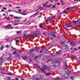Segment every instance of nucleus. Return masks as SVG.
<instances>
[{
    "instance_id": "obj_54",
    "label": "nucleus",
    "mask_w": 80,
    "mask_h": 80,
    "mask_svg": "<svg viewBox=\"0 0 80 80\" xmlns=\"http://www.w3.org/2000/svg\"><path fill=\"white\" fill-rule=\"evenodd\" d=\"M35 58L37 59V58H38V56H36L35 57Z\"/></svg>"
},
{
    "instance_id": "obj_46",
    "label": "nucleus",
    "mask_w": 80,
    "mask_h": 80,
    "mask_svg": "<svg viewBox=\"0 0 80 80\" xmlns=\"http://www.w3.org/2000/svg\"><path fill=\"white\" fill-rule=\"evenodd\" d=\"M48 80H52V78H48Z\"/></svg>"
},
{
    "instance_id": "obj_42",
    "label": "nucleus",
    "mask_w": 80,
    "mask_h": 80,
    "mask_svg": "<svg viewBox=\"0 0 80 80\" xmlns=\"http://www.w3.org/2000/svg\"><path fill=\"white\" fill-rule=\"evenodd\" d=\"M18 42H19V41L18 40H16V43H18Z\"/></svg>"
},
{
    "instance_id": "obj_33",
    "label": "nucleus",
    "mask_w": 80,
    "mask_h": 80,
    "mask_svg": "<svg viewBox=\"0 0 80 80\" xmlns=\"http://www.w3.org/2000/svg\"><path fill=\"white\" fill-rule=\"evenodd\" d=\"M17 53V52H13L12 53V54H13V55H15V54H16V53Z\"/></svg>"
},
{
    "instance_id": "obj_49",
    "label": "nucleus",
    "mask_w": 80,
    "mask_h": 80,
    "mask_svg": "<svg viewBox=\"0 0 80 80\" xmlns=\"http://www.w3.org/2000/svg\"><path fill=\"white\" fill-rule=\"evenodd\" d=\"M33 49H32V50H30V52H31V53H32V52H33Z\"/></svg>"
},
{
    "instance_id": "obj_48",
    "label": "nucleus",
    "mask_w": 80,
    "mask_h": 80,
    "mask_svg": "<svg viewBox=\"0 0 80 80\" xmlns=\"http://www.w3.org/2000/svg\"><path fill=\"white\" fill-rule=\"evenodd\" d=\"M27 37H31V35L29 34V35H28V36H27Z\"/></svg>"
},
{
    "instance_id": "obj_44",
    "label": "nucleus",
    "mask_w": 80,
    "mask_h": 80,
    "mask_svg": "<svg viewBox=\"0 0 80 80\" xmlns=\"http://www.w3.org/2000/svg\"><path fill=\"white\" fill-rule=\"evenodd\" d=\"M66 12H67V11L66 10L64 11L63 12V13H66Z\"/></svg>"
},
{
    "instance_id": "obj_19",
    "label": "nucleus",
    "mask_w": 80,
    "mask_h": 80,
    "mask_svg": "<svg viewBox=\"0 0 80 80\" xmlns=\"http://www.w3.org/2000/svg\"><path fill=\"white\" fill-rule=\"evenodd\" d=\"M50 67H47V68H46V70H50Z\"/></svg>"
},
{
    "instance_id": "obj_45",
    "label": "nucleus",
    "mask_w": 80,
    "mask_h": 80,
    "mask_svg": "<svg viewBox=\"0 0 80 80\" xmlns=\"http://www.w3.org/2000/svg\"><path fill=\"white\" fill-rule=\"evenodd\" d=\"M40 57H41V55H39L38 56V58H40Z\"/></svg>"
},
{
    "instance_id": "obj_20",
    "label": "nucleus",
    "mask_w": 80,
    "mask_h": 80,
    "mask_svg": "<svg viewBox=\"0 0 80 80\" xmlns=\"http://www.w3.org/2000/svg\"><path fill=\"white\" fill-rule=\"evenodd\" d=\"M22 58L23 59V60H27V58L26 57H23Z\"/></svg>"
},
{
    "instance_id": "obj_50",
    "label": "nucleus",
    "mask_w": 80,
    "mask_h": 80,
    "mask_svg": "<svg viewBox=\"0 0 80 80\" xmlns=\"http://www.w3.org/2000/svg\"><path fill=\"white\" fill-rule=\"evenodd\" d=\"M51 80H55V78H51Z\"/></svg>"
},
{
    "instance_id": "obj_61",
    "label": "nucleus",
    "mask_w": 80,
    "mask_h": 80,
    "mask_svg": "<svg viewBox=\"0 0 80 80\" xmlns=\"http://www.w3.org/2000/svg\"><path fill=\"white\" fill-rule=\"evenodd\" d=\"M15 78L16 80H19V79L18 78Z\"/></svg>"
},
{
    "instance_id": "obj_63",
    "label": "nucleus",
    "mask_w": 80,
    "mask_h": 80,
    "mask_svg": "<svg viewBox=\"0 0 80 80\" xmlns=\"http://www.w3.org/2000/svg\"><path fill=\"white\" fill-rule=\"evenodd\" d=\"M12 59H10L8 60V61H12Z\"/></svg>"
},
{
    "instance_id": "obj_32",
    "label": "nucleus",
    "mask_w": 80,
    "mask_h": 80,
    "mask_svg": "<svg viewBox=\"0 0 80 80\" xmlns=\"http://www.w3.org/2000/svg\"><path fill=\"white\" fill-rule=\"evenodd\" d=\"M37 14H38V12H36V13H34V14H33L32 16H35V15H37Z\"/></svg>"
},
{
    "instance_id": "obj_35",
    "label": "nucleus",
    "mask_w": 80,
    "mask_h": 80,
    "mask_svg": "<svg viewBox=\"0 0 80 80\" xmlns=\"http://www.w3.org/2000/svg\"><path fill=\"white\" fill-rule=\"evenodd\" d=\"M12 49H13L14 50H17L16 48H14L13 47H12Z\"/></svg>"
},
{
    "instance_id": "obj_41",
    "label": "nucleus",
    "mask_w": 80,
    "mask_h": 80,
    "mask_svg": "<svg viewBox=\"0 0 80 80\" xmlns=\"http://www.w3.org/2000/svg\"><path fill=\"white\" fill-rule=\"evenodd\" d=\"M8 80H11V78H10V77H8Z\"/></svg>"
},
{
    "instance_id": "obj_28",
    "label": "nucleus",
    "mask_w": 80,
    "mask_h": 80,
    "mask_svg": "<svg viewBox=\"0 0 80 80\" xmlns=\"http://www.w3.org/2000/svg\"><path fill=\"white\" fill-rule=\"evenodd\" d=\"M22 15H27V14L25 13H22Z\"/></svg>"
},
{
    "instance_id": "obj_31",
    "label": "nucleus",
    "mask_w": 80,
    "mask_h": 80,
    "mask_svg": "<svg viewBox=\"0 0 80 80\" xmlns=\"http://www.w3.org/2000/svg\"><path fill=\"white\" fill-rule=\"evenodd\" d=\"M43 58H44V60H46L47 59V57L45 56V57H44Z\"/></svg>"
},
{
    "instance_id": "obj_43",
    "label": "nucleus",
    "mask_w": 80,
    "mask_h": 80,
    "mask_svg": "<svg viewBox=\"0 0 80 80\" xmlns=\"http://www.w3.org/2000/svg\"><path fill=\"white\" fill-rule=\"evenodd\" d=\"M61 44H63V43H64V42L63 41H61Z\"/></svg>"
},
{
    "instance_id": "obj_6",
    "label": "nucleus",
    "mask_w": 80,
    "mask_h": 80,
    "mask_svg": "<svg viewBox=\"0 0 80 80\" xmlns=\"http://www.w3.org/2000/svg\"><path fill=\"white\" fill-rule=\"evenodd\" d=\"M55 16L52 17H49V20H52V19H53V18H55Z\"/></svg>"
},
{
    "instance_id": "obj_62",
    "label": "nucleus",
    "mask_w": 80,
    "mask_h": 80,
    "mask_svg": "<svg viewBox=\"0 0 80 80\" xmlns=\"http://www.w3.org/2000/svg\"><path fill=\"white\" fill-rule=\"evenodd\" d=\"M37 65V67L38 68H40V66H39V65Z\"/></svg>"
},
{
    "instance_id": "obj_17",
    "label": "nucleus",
    "mask_w": 80,
    "mask_h": 80,
    "mask_svg": "<svg viewBox=\"0 0 80 80\" xmlns=\"http://www.w3.org/2000/svg\"><path fill=\"white\" fill-rule=\"evenodd\" d=\"M39 27L40 28H42L43 27V25H42V23H41L39 25Z\"/></svg>"
},
{
    "instance_id": "obj_14",
    "label": "nucleus",
    "mask_w": 80,
    "mask_h": 80,
    "mask_svg": "<svg viewBox=\"0 0 80 80\" xmlns=\"http://www.w3.org/2000/svg\"><path fill=\"white\" fill-rule=\"evenodd\" d=\"M51 74L50 73H46V76H49V75H50Z\"/></svg>"
},
{
    "instance_id": "obj_34",
    "label": "nucleus",
    "mask_w": 80,
    "mask_h": 80,
    "mask_svg": "<svg viewBox=\"0 0 80 80\" xmlns=\"http://www.w3.org/2000/svg\"><path fill=\"white\" fill-rule=\"evenodd\" d=\"M69 42H70V44L72 45L73 44V41L71 42V41H69Z\"/></svg>"
},
{
    "instance_id": "obj_51",
    "label": "nucleus",
    "mask_w": 80,
    "mask_h": 80,
    "mask_svg": "<svg viewBox=\"0 0 80 80\" xmlns=\"http://www.w3.org/2000/svg\"><path fill=\"white\" fill-rule=\"evenodd\" d=\"M76 45V44L75 43H72V45Z\"/></svg>"
},
{
    "instance_id": "obj_55",
    "label": "nucleus",
    "mask_w": 80,
    "mask_h": 80,
    "mask_svg": "<svg viewBox=\"0 0 80 80\" xmlns=\"http://www.w3.org/2000/svg\"><path fill=\"white\" fill-rule=\"evenodd\" d=\"M57 5H60V3L59 2H58L57 3Z\"/></svg>"
},
{
    "instance_id": "obj_57",
    "label": "nucleus",
    "mask_w": 80,
    "mask_h": 80,
    "mask_svg": "<svg viewBox=\"0 0 80 80\" xmlns=\"http://www.w3.org/2000/svg\"><path fill=\"white\" fill-rule=\"evenodd\" d=\"M9 15L10 17H13V15H12V14H9Z\"/></svg>"
},
{
    "instance_id": "obj_59",
    "label": "nucleus",
    "mask_w": 80,
    "mask_h": 80,
    "mask_svg": "<svg viewBox=\"0 0 80 80\" xmlns=\"http://www.w3.org/2000/svg\"><path fill=\"white\" fill-rule=\"evenodd\" d=\"M18 12H22V10L21 9H19L18 10Z\"/></svg>"
},
{
    "instance_id": "obj_26",
    "label": "nucleus",
    "mask_w": 80,
    "mask_h": 80,
    "mask_svg": "<svg viewBox=\"0 0 80 80\" xmlns=\"http://www.w3.org/2000/svg\"><path fill=\"white\" fill-rule=\"evenodd\" d=\"M66 72V75H70V72Z\"/></svg>"
},
{
    "instance_id": "obj_8",
    "label": "nucleus",
    "mask_w": 80,
    "mask_h": 80,
    "mask_svg": "<svg viewBox=\"0 0 80 80\" xmlns=\"http://www.w3.org/2000/svg\"><path fill=\"white\" fill-rule=\"evenodd\" d=\"M51 55H52V56H55L56 55H57V53H52L51 54Z\"/></svg>"
},
{
    "instance_id": "obj_52",
    "label": "nucleus",
    "mask_w": 80,
    "mask_h": 80,
    "mask_svg": "<svg viewBox=\"0 0 80 80\" xmlns=\"http://www.w3.org/2000/svg\"><path fill=\"white\" fill-rule=\"evenodd\" d=\"M0 59L1 60H3V58H0Z\"/></svg>"
},
{
    "instance_id": "obj_25",
    "label": "nucleus",
    "mask_w": 80,
    "mask_h": 80,
    "mask_svg": "<svg viewBox=\"0 0 80 80\" xmlns=\"http://www.w3.org/2000/svg\"><path fill=\"white\" fill-rule=\"evenodd\" d=\"M61 2L62 5H65V3L61 1Z\"/></svg>"
},
{
    "instance_id": "obj_7",
    "label": "nucleus",
    "mask_w": 80,
    "mask_h": 80,
    "mask_svg": "<svg viewBox=\"0 0 80 80\" xmlns=\"http://www.w3.org/2000/svg\"><path fill=\"white\" fill-rule=\"evenodd\" d=\"M79 22V21L78 20L74 22V24H77L78 23V22Z\"/></svg>"
},
{
    "instance_id": "obj_12",
    "label": "nucleus",
    "mask_w": 80,
    "mask_h": 80,
    "mask_svg": "<svg viewBox=\"0 0 80 80\" xmlns=\"http://www.w3.org/2000/svg\"><path fill=\"white\" fill-rule=\"evenodd\" d=\"M61 52H60V51H59L57 53V55H60Z\"/></svg>"
},
{
    "instance_id": "obj_37",
    "label": "nucleus",
    "mask_w": 80,
    "mask_h": 80,
    "mask_svg": "<svg viewBox=\"0 0 80 80\" xmlns=\"http://www.w3.org/2000/svg\"><path fill=\"white\" fill-rule=\"evenodd\" d=\"M18 25V23H15L14 24V26H15V25Z\"/></svg>"
},
{
    "instance_id": "obj_40",
    "label": "nucleus",
    "mask_w": 80,
    "mask_h": 80,
    "mask_svg": "<svg viewBox=\"0 0 80 80\" xmlns=\"http://www.w3.org/2000/svg\"><path fill=\"white\" fill-rule=\"evenodd\" d=\"M39 8H40V10H43V8L41 6Z\"/></svg>"
},
{
    "instance_id": "obj_36",
    "label": "nucleus",
    "mask_w": 80,
    "mask_h": 80,
    "mask_svg": "<svg viewBox=\"0 0 80 80\" xmlns=\"http://www.w3.org/2000/svg\"><path fill=\"white\" fill-rule=\"evenodd\" d=\"M22 51H21V50H19V51H18V53H21L22 52Z\"/></svg>"
},
{
    "instance_id": "obj_29",
    "label": "nucleus",
    "mask_w": 80,
    "mask_h": 80,
    "mask_svg": "<svg viewBox=\"0 0 80 80\" xmlns=\"http://www.w3.org/2000/svg\"><path fill=\"white\" fill-rule=\"evenodd\" d=\"M73 74V75H77V72H73L72 73Z\"/></svg>"
},
{
    "instance_id": "obj_18",
    "label": "nucleus",
    "mask_w": 80,
    "mask_h": 80,
    "mask_svg": "<svg viewBox=\"0 0 80 80\" xmlns=\"http://www.w3.org/2000/svg\"><path fill=\"white\" fill-rule=\"evenodd\" d=\"M76 8V6H74L70 7V8L73 9V8Z\"/></svg>"
},
{
    "instance_id": "obj_53",
    "label": "nucleus",
    "mask_w": 80,
    "mask_h": 80,
    "mask_svg": "<svg viewBox=\"0 0 80 80\" xmlns=\"http://www.w3.org/2000/svg\"><path fill=\"white\" fill-rule=\"evenodd\" d=\"M27 10H24L23 11H22V12H27Z\"/></svg>"
},
{
    "instance_id": "obj_5",
    "label": "nucleus",
    "mask_w": 80,
    "mask_h": 80,
    "mask_svg": "<svg viewBox=\"0 0 80 80\" xmlns=\"http://www.w3.org/2000/svg\"><path fill=\"white\" fill-rule=\"evenodd\" d=\"M48 52V49L47 48L44 49L43 50V52H44V53H45V52Z\"/></svg>"
},
{
    "instance_id": "obj_11",
    "label": "nucleus",
    "mask_w": 80,
    "mask_h": 80,
    "mask_svg": "<svg viewBox=\"0 0 80 80\" xmlns=\"http://www.w3.org/2000/svg\"><path fill=\"white\" fill-rule=\"evenodd\" d=\"M43 67L44 68V69H47V66L44 65L43 66Z\"/></svg>"
},
{
    "instance_id": "obj_2",
    "label": "nucleus",
    "mask_w": 80,
    "mask_h": 80,
    "mask_svg": "<svg viewBox=\"0 0 80 80\" xmlns=\"http://www.w3.org/2000/svg\"><path fill=\"white\" fill-rule=\"evenodd\" d=\"M43 78V75L38 74L37 75L36 77V79L37 80H40V79H42V78Z\"/></svg>"
},
{
    "instance_id": "obj_9",
    "label": "nucleus",
    "mask_w": 80,
    "mask_h": 80,
    "mask_svg": "<svg viewBox=\"0 0 80 80\" xmlns=\"http://www.w3.org/2000/svg\"><path fill=\"white\" fill-rule=\"evenodd\" d=\"M8 55L9 56V57H8V59H9V58H11L12 55H11V54H8Z\"/></svg>"
},
{
    "instance_id": "obj_60",
    "label": "nucleus",
    "mask_w": 80,
    "mask_h": 80,
    "mask_svg": "<svg viewBox=\"0 0 80 80\" xmlns=\"http://www.w3.org/2000/svg\"><path fill=\"white\" fill-rule=\"evenodd\" d=\"M4 18H7V20H9L8 19V18H7V17H4Z\"/></svg>"
},
{
    "instance_id": "obj_24",
    "label": "nucleus",
    "mask_w": 80,
    "mask_h": 80,
    "mask_svg": "<svg viewBox=\"0 0 80 80\" xmlns=\"http://www.w3.org/2000/svg\"><path fill=\"white\" fill-rule=\"evenodd\" d=\"M70 8H66V11H68V10H70Z\"/></svg>"
},
{
    "instance_id": "obj_22",
    "label": "nucleus",
    "mask_w": 80,
    "mask_h": 80,
    "mask_svg": "<svg viewBox=\"0 0 80 80\" xmlns=\"http://www.w3.org/2000/svg\"><path fill=\"white\" fill-rule=\"evenodd\" d=\"M41 70H42V72H43L44 73L45 72V71H44V69H43V68H41Z\"/></svg>"
},
{
    "instance_id": "obj_47",
    "label": "nucleus",
    "mask_w": 80,
    "mask_h": 80,
    "mask_svg": "<svg viewBox=\"0 0 80 80\" xmlns=\"http://www.w3.org/2000/svg\"><path fill=\"white\" fill-rule=\"evenodd\" d=\"M3 9H4V10H7V8H3Z\"/></svg>"
},
{
    "instance_id": "obj_3",
    "label": "nucleus",
    "mask_w": 80,
    "mask_h": 80,
    "mask_svg": "<svg viewBox=\"0 0 80 80\" xmlns=\"http://www.w3.org/2000/svg\"><path fill=\"white\" fill-rule=\"evenodd\" d=\"M65 26L66 27H68V28H70V27H72L73 25L66 23L65 24Z\"/></svg>"
},
{
    "instance_id": "obj_56",
    "label": "nucleus",
    "mask_w": 80,
    "mask_h": 80,
    "mask_svg": "<svg viewBox=\"0 0 80 80\" xmlns=\"http://www.w3.org/2000/svg\"><path fill=\"white\" fill-rule=\"evenodd\" d=\"M21 32V31H17L16 32L18 33H20Z\"/></svg>"
},
{
    "instance_id": "obj_38",
    "label": "nucleus",
    "mask_w": 80,
    "mask_h": 80,
    "mask_svg": "<svg viewBox=\"0 0 80 80\" xmlns=\"http://www.w3.org/2000/svg\"><path fill=\"white\" fill-rule=\"evenodd\" d=\"M8 75H13V73H8Z\"/></svg>"
},
{
    "instance_id": "obj_16",
    "label": "nucleus",
    "mask_w": 80,
    "mask_h": 80,
    "mask_svg": "<svg viewBox=\"0 0 80 80\" xmlns=\"http://www.w3.org/2000/svg\"><path fill=\"white\" fill-rule=\"evenodd\" d=\"M42 34L44 35V36H47V34H46V32H44L42 33Z\"/></svg>"
},
{
    "instance_id": "obj_23",
    "label": "nucleus",
    "mask_w": 80,
    "mask_h": 80,
    "mask_svg": "<svg viewBox=\"0 0 80 80\" xmlns=\"http://www.w3.org/2000/svg\"><path fill=\"white\" fill-rule=\"evenodd\" d=\"M3 46H2L1 48H0V50H2L3 49Z\"/></svg>"
},
{
    "instance_id": "obj_10",
    "label": "nucleus",
    "mask_w": 80,
    "mask_h": 80,
    "mask_svg": "<svg viewBox=\"0 0 80 80\" xmlns=\"http://www.w3.org/2000/svg\"><path fill=\"white\" fill-rule=\"evenodd\" d=\"M20 18H20V17H14V19H20Z\"/></svg>"
},
{
    "instance_id": "obj_4",
    "label": "nucleus",
    "mask_w": 80,
    "mask_h": 80,
    "mask_svg": "<svg viewBox=\"0 0 80 80\" xmlns=\"http://www.w3.org/2000/svg\"><path fill=\"white\" fill-rule=\"evenodd\" d=\"M10 26H11V24H8L6 26L5 28H8V29H13V27H10Z\"/></svg>"
},
{
    "instance_id": "obj_15",
    "label": "nucleus",
    "mask_w": 80,
    "mask_h": 80,
    "mask_svg": "<svg viewBox=\"0 0 80 80\" xmlns=\"http://www.w3.org/2000/svg\"><path fill=\"white\" fill-rule=\"evenodd\" d=\"M68 66L67 65V63H66V66L65 67V69H67V68H68Z\"/></svg>"
},
{
    "instance_id": "obj_1",
    "label": "nucleus",
    "mask_w": 80,
    "mask_h": 80,
    "mask_svg": "<svg viewBox=\"0 0 80 80\" xmlns=\"http://www.w3.org/2000/svg\"><path fill=\"white\" fill-rule=\"evenodd\" d=\"M48 3V2H46V3L45 2H43L42 3V5L44 7H46V8H48L50 7L51 6H52V4H51L50 5H47V4Z\"/></svg>"
},
{
    "instance_id": "obj_27",
    "label": "nucleus",
    "mask_w": 80,
    "mask_h": 80,
    "mask_svg": "<svg viewBox=\"0 0 80 80\" xmlns=\"http://www.w3.org/2000/svg\"><path fill=\"white\" fill-rule=\"evenodd\" d=\"M32 57L34 58L35 57V54H32Z\"/></svg>"
},
{
    "instance_id": "obj_30",
    "label": "nucleus",
    "mask_w": 80,
    "mask_h": 80,
    "mask_svg": "<svg viewBox=\"0 0 80 80\" xmlns=\"http://www.w3.org/2000/svg\"><path fill=\"white\" fill-rule=\"evenodd\" d=\"M53 47V45H51V46H50L49 47V48H48V49H49L50 48H52V47Z\"/></svg>"
},
{
    "instance_id": "obj_64",
    "label": "nucleus",
    "mask_w": 80,
    "mask_h": 80,
    "mask_svg": "<svg viewBox=\"0 0 80 80\" xmlns=\"http://www.w3.org/2000/svg\"><path fill=\"white\" fill-rule=\"evenodd\" d=\"M52 36L54 37H55L56 36L55 34H52Z\"/></svg>"
},
{
    "instance_id": "obj_39",
    "label": "nucleus",
    "mask_w": 80,
    "mask_h": 80,
    "mask_svg": "<svg viewBox=\"0 0 80 80\" xmlns=\"http://www.w3.org/2000/svg\"><path fill=\"white\" fill-rule=\"evenodd\" d=\"M55 80H60V78H55Z\"/></svg>"
},
{
    "instance_id": "obj_21",
    "label": "nucleus",
    "mask_w": 80,
    "mask_h": 80,
    "mask_svg": "<svg viewBox=\"0 0 80 80\" xmlns=\"http://www.w3.org/2000/svg\"><path fill=\"white\" fill-rule=\"evenodd\" d=\"M27 34L25 33L24 34V38H27V36H26Z\"/></svg>"
},
{
    "instance_id": "obj_13",
    "label": "nucleus",
    "mask_w": 80,
    "mask_h": 80,
    "mask_svg": "<svg viewBox=\"0 0 80 80\" xmlns=\"http://www.w3.org/2000/svg\"><path fill=\"white\" fill-rule=\"evenodd\" d=\"M48 36L49 37H52V35H51L49 33H48Z\"/></svg>"
},
{
    "instance_id": "obj_58",
    "label": "nucleus",
    "mask_w": 80,
    "mask_h": 80,
    "mask_svg": "<svg viewBox=\"0 0 80 80\" xmlns=\"http://www.w3.org/2000/svg\"><path fill=\"white\" fill-rule=\"evenodd\" d=\"M52 8H55V5H53L52 6Z\"/></svg>"
}]
</instances>
